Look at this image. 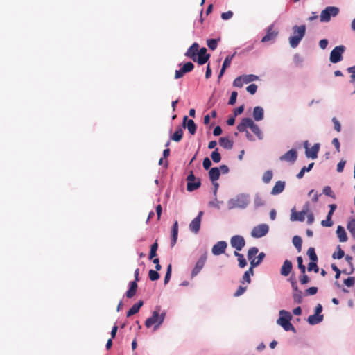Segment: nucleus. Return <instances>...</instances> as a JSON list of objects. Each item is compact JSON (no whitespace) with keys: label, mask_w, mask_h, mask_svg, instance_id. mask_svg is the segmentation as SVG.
Wrapping results in <instances>:
<instances>
[{"label":"nucleus","mask_w":355,"mask_h":355,"mask_svg":"<svg viewBox=\"0 0 355 355\" xmlns=\"http://www.w3.org/2000/svg\"><path fill=\"white\" fill-rule=\"evenodd\" d=\"M232 247L237 251H241L245 245V241L242 236L235 235L230 239Z\"/></svg>","instance_id":"obj_11"},{"label":"nucleus","mask_w":355,"mask_h":355,"mask_svg":"<svg viewBox=\"0 0 355 355\" xmlns=\"http://www.w3.org/2000/svg\"><path fill=\"white\" fill-rule=\"evenodd\" d=\"M197 55L198 57L196 56V62H197L200 65L205 64L210 58V54L207 53V49L205 47L198 50Z\"/></svg>","instance_id":"obj_15"},{"label":"nucleus","mask_w":355,"mask_h":355,"mask_svg":"<svg viewBox=\"0 0 355 355\" xmlns=\"http://www.w3.org/2000/svg\"><path fill=\"white\" fill-rule=\"evenodd\" d=\"M166 317V311L162 310L161 306H156L153 311L151 317L148 318L145 322V326L150 328L155 325V329L159 327L164 320Z\"/></svg>","instance_id":"obj_1"},{"label":"nucleus","mask_w":355,"mask_h":355,"mask_svg":"<svg viewBox=\"0 0 355 355\" xmlns=\"http://www.w3.org/2000/svg\"><path fill=\"white\" fill-rule=\"evenodd\" d=\"M346 161L344 159H341L339 163L337 164V171L338 173H341L343 171L344 167L345 166Z\"/></svg>","instance_id":"obj_61"},{"label":"nucleus","mask_w":355,"mask_h":355,"mask_svg":"<svg viewBox=\"0 0 355 355\" xmlns=\"http://www.w3.org/2000/svg\"><path fill=\"white\" fill-rule=\"evenodd\" d=\"M309 211V203L306 202V204L303 207V209L301 211H297L295 208L291 209V214L290 219L292 221H304L305 219V216L308 214Z\"/></svg>","instance_id":"obj_7"},{"label":"nucleus","mask_w":355,"mask_h":355,"mask_svg":"<svg viewBox=\"0 0 355 355\" xmlns=\"http://www.w3.org/2000/svg\"><path fill=\"white\" fill-rule=\"evenodd\" d=\"M220 169L217 167L211 168L209 172V177L212 182L218 180L220 178Z\"/></svg>","instance_id":"obj_30"},{"label":"nucleus","mask_w":355,"mask_h":355,"mask_svg":"<svg viewBox=\"0 0 355 355\" xmlns=\"http://www.w3.org/2000/svg\"><path fill=\"white\" fill-rule=\"evenodd\" d=\"M211 157L214 162L218 163L221 159V155L218 152V149L216 148L214 151H213L211 154Z\"/></svg>","instance_id":"obj_45"},{"label":"nucleus","mask_w":355,"mask_h":355,"mask_svg":"<svg viewBox=\"0 0 355 355\" xmlns=\"http://www.w3.org/2000/svg\"><path fill=\"white\" fill-rule=\"evenodd\" d=\"M183 126L187 128L191 135H194L196 132V125L192 119H188L187 116L183 118Z\"/></svg>","instance_id":"obj_20"},{"label":"nucleus","mask_w":355,"mask_h":355,"mask_svg":"<svg viewBox=\"0 0 355 355\" xmlns=\"http://www.w3.org/2000/svg\"><path fill=\"white\" fill-rule=\"evenodd\" d=\"M158 270H150L148 272L149 279L151 281H156L159 278V275L157 272Z\"/></svg>","instance_id":"obj_47"},{"label":"nucleus","mask_w":355,"mask_h":355,"mask_svg":"<svg viewBox=\"0 0 355 355\" xmlns=\"http://www.w3.org/2000/svg\"><path fill=\"white\" fill-rule=\"evenodd\" d=\"M320 149V144H315L311 148H308L306 146V155L307 157L312 159H316L318 157V153Z\"/></svg>","instance_id":"obj_21"},{"label":"nucleus","mask_w":355,"mask_h":355,"mask_svg":"<svg viewBox=\"0 0 355 355\" xmlns=\"http://www.w3.org/2000/svg\"><path fill=\"white\" fill-rule=\"evenodd\" d=\"M323 193L329 197H331L333 198H335L336 196L334 195V191H332L331 188L329 186H326L323 189Z\"/></svg>","instance_id":"obj_51"},{"label":"nucleus","mask_w":355,"mask_h":355,"mask_svg":"<svg viewBox=\"0 0 355 355\" xmlns=\"http://www.w3.org/2000/svg\"><path fill=\"white\" fill-rule=\"evenodd\" d=\"M293 35L289 37V43L292 48H296L305 35V25L294 26L293 27Z\"/></svg>","instance_id":"obj_3"},{"label":"nucleus","mask_w":355,"mask_h":355,"mask_svg":"<svg viewBox=\"0 0 355 355\" xmlns=\"http://www.w3.org/2000/svg\"><path fill=\"white\" fill-rule=\"evenodd\" d=\"M336 234L340 242H346L348 239L346 232L343 227L338 225L336 230Z\"/></svg>","instance_id":"obj_27"},{"label":"nucleus","mask_w":355,"mask_h":355,"mask_svg":"<svg viewBox=\"0 0 355 355\" xmlns=\"http://www.w3.org/2000/svg\"><path fill=\"white\" fill-rule=\"evenodd\" d=\"M293 266L292 263L289 260H285L282 268H281V275L283 276H288L291 272Z\"/></svg>","instance_id":"obj_22"},{"label":"nucleus","mask_w":355,"mask_h":355,"mask_svg":"<svg viewBox=\"0 0 355 355\" xmlns=\"http://www.w3.org/2000/svg\"><path fill=\"white\" fill-rule=\"evenodd\" d=\"M158 248V244L157 242L154 243L150 248V251L149 254V259H152L157 255V250Z\"/></svg>","instance_id":"obj_44"},{"label":"nucleus","mask_w":355,"mask_h":355,"mask_svg":"<svg viewBox=\"0 0 355 355\" xmlns=\"http://www.w3.org/2000/svg\"><path fill=\"white\" fill-rule=\"evenodd\" d=\"M279 315L277 323L286 331H292L293 332H295V327L290 322L292 318L291 313L286 311L281 310L279 311Z\"/></svg>","instance_id":"obj_4"},{"label":"nucleus","mask_w":355,"mask_h":355,"mask_svg":"<svg viewBox=\"0 0 355 355\" xmlns=\"http://www.w3.org/2000/svg\"><path fill=\"white\" fill-rule=\"evenodd\" d=\"M285 188V182L283 181H277L273 187L271 193L272 195H277L281 193Z\"/></svg>","instance_id":"obj_28"},{"label":"nucleus","mask_w":355,"mask_h":355,"mask_svg":"<svg viewBox=\"0 0 355 355\" xmlns=\"http://www.w3.org/2000/svg\"><path fill=\"white\" fill-rule=\"evenodd\" d=\"M194 68V65L192 62H188L183 64L182 67L176 70L175 73V78L179 79L182 78L186 73L191 71Z\"/></svg>","instance_id":"obj_13"},{"label":"nucleus","mask_w":355,"mask_h":355,"mask_svg":"<svg viewBox=\"0 0 355 355\" xmlns=\"http://www.w3.org/2000/svg\"><path fill=\"white\" fill-rule=\"evenodd\" d=\"M143 304L144 302L142 300H139L137 303L135 304L127 312V317H130L137 313Z\"/></svg>","instance_id":"obj_29"},{"label":"nucleus","mask_w":355,"mask_h":355,"mask_svg":"<svg viewBox=\"0 0 355 355\" xmlns=\"http://www.w3.org/2000/svg\"><path fill=\"white\" fill-rule=\"evenodd\" d=\"M331 143L335 146L336 151L339 153L340 151V144L338 139V138L333 139Z\"/></svg>","instance_id":"obj_64"},{"label":"nucleus","mask_w":355,"mask_h":355,"mask_svg":"<svg viewBox=\"0 0 355 355\" xmlns=\"http://www.w3.org/2000/svg\"><path fill=\"white\" fill-rule=\"evenodd\" d=\"M249 128L258 137L259 139H262L263 136L258 125L250 118H243L240 123L237 125V130L240 132H244L246 129Z\"/></svg>","instance_id":"obj_2"},{"label":"nucleus","mask_w":355,"mask_h":355,"mask_svg":"<svg viewBox=\"0 0 355 355\" xmlns=\"http://www.w3.org/2000/svg\"><path fill=\"white\" fill-rule=\"evenodd\" d=\"M278 35V31L275 28L273 25H270L268 29L266 35L261 39L262 42H268L275 40Z\"/></svg>","instance_id":"obj_14"},{"label":"nucleus","mask_w":355,"mask_h":355,"mask_svg":"<svg viewBox=\"0 0 355 355\" xmlns=\"http://www.w3.org/2000/svg\"><path fill=\"white\" fill-rule=\"evenodd\" d=\"M171 277V265L169 264L167 268V271L164 277V284H166Z\"/></svg>","instance_id":"obj_59"},{"label":"nucleus","mask_w":355,"mask_h":355,"mask_svg":"<svg viewBox=\"0 0 355 355\" xmlns=\"http://www.w3.org/2000/svg\"><path fill=\"white\" fill-rule=\"evenodd\" d=\"M334 223L331 220V218L327 216V218L326 220H322L321 222V225L323 226V227H331L333 225Z\"/></svg>","instance_id":"obj_53"},{"label":"nucleus","mask_w":355,"mask_h":355,"mask_svg":"<svg viewBox=\"0 0 355 355\" xmlns=\"http://www.w3.org/2000/svg\"><path fill=\"white\" fill-rule=\"evenodd\" d=\"M249 197L245 194H241L235 197L234 198L231 199L229 201L230 208H241L243 209L247 207L249 204Z\"/></svg>","instance_id":"obj_5"},{"label":"nucleus","mask_w":355,"mask_h":355,"mask_svg":"<svg viewBox=\"0 0 355 355\" xmlns=\"http://www.w3.org/2000/svg\"><path fill=\"white\" fill-rule=\"evenodd\" d=\"M339 13V8L336 6H328L322 10L320 19L321 22H329L331 17H336Z\"/></svg>","instance_id":"obj_6"},{"label":"nucleus","mask_w":355,"mask_h":355,"mask_svg":"<svg viewBox=\"0 0 355 355\" xmlns=\"http://www.w3.org/2000/svg\"><path fill=\"white\" fill-rule=\"evenodd\" d=\"M302 240L300 236H295L293 238V243L294 246L298 250V252L301 251Z\"/></svg>","instance_id":"obj_39"},{"label":"nucleus","mask_w":355,"mask_h":355,"mask_svg":"<svg viewBox=\"0 0 355 355\" xmlns=\"http://www.w3.org/2000/svg\"><path fill=\"white\" fill-rule=\"evenodd\" d=\"M347 228L351 233L352 236L355 239V218L348 222Z\"/></svg>","instance_id":"obj_40"},{"label":"nucleus","mask_w":355,"mask_h":355,"mask_svg":"<svg viewBox=\"0 0 355 355\" xmlns=\"http://www.w3.org/2000/svg\"><path fill=\"white\" fill-rule=\"evenodd\" d=\"M243 77L244 82L245 84L249 83L250 82L255 81L258 79V76H257L256 75H253V74L245 75V76H243Z\"/></svg>","instance_id":"obj_48"},{"label":"nucleus","mask_w":355,"mask_h":355,"mask_svg":"<svg viewBox=\"0 0 355 355\" xmlns=\"http://www.w3.org/2000/svg\"><path fill=\"white\" fill-rule=\"evenodd\" d=\"M318 292V288L313 286L310 287L309 288L306 289L304 292L306 295H314Z\"/></svg>","instance_id":"obj_57"},{"label":"nucleus","mask_w":355,"mask_h":355,"mask_svg":"<svg viewBox=\"0 0 355 355\" xmlns=\"http://www.w3.org/2000/svg\"><path fill=\"white\" fill-rule=\"evenodd\" d=\"M234 55H235V53H234V54H232L231 55H228L224 60V62H223V65H222L221 70H220V73L218 75V78L219 79L223 76L226 69L230 65L231 62H232Z\"/></svg>","instance_id":"obj_23"},{"label":"nucleus","mask_w":355,"mask_h":355,"mask_svg":"<svg viewBox=\"0 0 355 355\" xmlns=\"http://www.w3.org/2000/svg\"><path fill=\"white\" fill-rule=\"evenodd\" d=\"M247 289L246 286H240L237 291L234 293V297H239L241 295H243Z\"/></svg>","instance_id":"obj_58"},{"label":"nucleus","mask_w":355,"mask_h":355,"mask_svg":"<svg viewBox=\"0 0 355 355\" xmlns=\"http://www.w3.org/2000/svg\"><path fill=\"white\" fill-rule=\"evenodd\" d=\"M293 298L295 302L301 304L302 302V291L300 289L293 291Z\"/></svg>","instance_id":"obj_36"},{"label":"nucleus","mask_w":355,"mask_h":355,"mask_svg":"<svg viewBox=\"0 0 355 355\" xmlns=\"http://www.w3.org/2000/svg\"><path fill=\"white\" fill-rule=\"evenodd\" d=\"M137 287H138V285H137V283L136 282V281L130 282V288L125 293L126 297L128 298L133 297L136 294Z\"/></svg>","instance_id":"obj_25"},{"label":"nucleus","mask_w":355,"mask_h":355,"mask_svg":"<svg viewBox=\"0 0 355 355\" xmlns=\"http://www.w3.org/2000/svg\"><path fill=\"white\" fill-rule=\"evenodd\" d=\"M178 221H175L172 227L171 230V247H173L178 239Z\"/></svg>","instance_id":"obj_24"},{"label":"nucleus","mask_w":355,"mask_h":355,"mask_svg":"<svg viewBox=\"0 0 355 355\" xmlns=\"http://www.w3.org/2000/svg\"><path fill=\"white\" fill-rule=\"evenodd\" d=\"M269 230V227L266 224H261L255 226L251 232V236L254 238H261L264 236Z\"/></svg>","instance_id":"obj_10"},{"label":"nucleus","mask_w":355,"mask_h":355,"mask_svg":"<svg viewBox=\"0 0 355 355\" xmlns=\"http://www.w3.org/2000/svg\"><path fill=\"white\" fill-rule=\"evenodd\" d=\"M307 255L309 256V257L311 260V261H318V256L315 253L314 248L310 247L308 249Z\"/></svg>","instance_id":"obj_38"},{"label":"nucleus","mask_w":355,"mask_h":355,"mask_svg":"<svg viewBox=\"0 0 355 355\" xmlns=\"http://www.w3.org/2000/svg\"><path fill=\"white\" fill-rule=\"evenodd\" d=\"M237 96H238V93L236 91H233L231 94V96L230 98V100H229V102H228V104L229 105H233L235 104L236 101V98H237Z\"/></svg>","instance_id":"obj_54"},{"label":"nucleus","mask_w":355,"mask_h":355,"mask_svg":"<svg viewBox=\"0 0 355 355\" xmlns=\"http://www.w3.org/2000/svg\"><path fill=\"white\" fill-rule=\"evenodd\" d=\"M322 320H323V315L314 314V315H309L307 319V321L310 324L314 325V324H317L320 323V322L322 321Z\"/></svg>","instance_id":"obj_31"},{"label":"nucleus","mask_w":355,"mask_h":355,"mask_svg":"<svg viewBox=\"0 0 355 355\" xmlns=\"http://www.w3.org/2000/svg\"><path fill=\"white\" fill-rule=\"evenodd\" d=\"M187 189L188 191H193L194 190H196L201 185L200 179H196L193 171H191L189 175L187 176Z\"/></svg>","instance_id":"obj_9"},{"label":"nucleus","mask_w":355,"mask_h":355,"mask_svg":"<svg viewBox=\"0 0 355 355\" xmlns=\"http://www.w3.org/2000/svg\"><path fill=\"white\" fill-rule=\"evenodd\" d=\"M253 118L255 121H259L263 119L264 111L260 106H257L253 110Z\"/></svg>","instance_id":"obj_26"},{"label":"nucleus","mask_w":355,"mask_h":355,"mask_svg":"<svg viewBox=\"0 0 355 355\" xmlns=\"http://www.w3.org/2000/svg\"><path fill=\"white\" fill-rule=\"evenodd\" d=\"M206 259H207V257H206L205 254L202 255L199 258V259L198 260V261L196 262V263L195 265V267L193 268V270L191 272L192 277H193L196 275H197L199 273V272L202 269V268L205 266Z\"/></svg>","instance_id":"obj_19"},{"label":"nucleus","mask_w":355,"mask_h":355,"mask_svg":"<svg viewBox=\"0 0 355 355\" xmlns=\"http://www.w3.org/2000/svg\"><path fill=\"white\" fill-rule=\"evenodd\" d=\"M338 251L332 254L334 259H340L345 256L344 251L341 249L340 245L337 246Z\"/></svg>","instance_id":"obj_43"},{"label":"nucleus","mask_w":355,"mask_h":355,"mask_svg":"<svg viewBox=\"0 0 355 355\" xmlns=\"http://www.w3.org/2000/svg\"><path fill=\"white\" fill-rule=\"evenodd\" d=\"M332 122H333L334 125V129L337 132H340V130H341V125H340V123L338 121V120L336 117H333L332 118Z\"/></svg>","instance_id":"obj_60"},{"label":"nucleus","mask_w":355,"mask_h":355,"mask_svg":"<svg viewBox=\"0 0 355 355\" xmlns=\"http://www.w3.org/2000/svg\"><path fill=\"white\" fill-rule=\"evenodd\" d=\"M183 130L181 128H178L176 131L171 135V139L175 142H179L182 139Z\"/></svg>","instance_id":"obj_33"},{"label":"nucleus","mask_w":355,"mask_h":355,"mask_svg":"<svg viewBox=\"0 0 355 355\" xmlns=\"http://www.w3.org/2000/svg\"><path fill=\"white\" fill-rule=\"evenodd\" d=\"M199 50V45L198 43L194 42L184 53V55L191 58L193 62L196 61V56Z\"/></svg>","instance_id":"obj_18"},{"label":"nucleus","mask_w":355,"mask_h":355,"mask_svg":"<svg viewBox=\"0 0 355 355\" xmlns=\"http://www.w3.org/2000/svg\"><path fill=\"white\" fill-rule=\"evenodd\" d=\"M345 51V46L340 45L336 46L330 53L329 60L332 63H337L343 60V54Z\"/></svg>","instance_id":"obj_8"},{"label":"nucleus","mask_w":355,"mask_h":355,"mask_svg":"<svg viewBox=\"0 0 355 355\" xmlns=\"http://www.w3.org/2000/svg\"><path fill=\"white\" fill-rule=\"evenodd\" d=\"M234 255L238 257L239 266L240 268H244L245 266H246L247 261L243 254L235 251Z\"/></svg>","instance_id":"obj_37"},{"label":"nucleus","mask_w":355,"mask_h":355,"mask_svg":"<svg viewBox=\"0 0 355 355\" xmlns=\"http://www.w3.org/2000/svg\"><path fill=\"white\" fill-rule=\"evenodd\" d=\"M258 248L256 247H252L248 250V258L251 261L253 259H254L256 254L258 253Z\"/></svg>","instance_id":"obj_42"},{"label":"nucleus","mask_w":355,"mask_h":355,"mask_svg":"<svg viewBox=\"0 0 355 355\" xmlns=\"http://www.w3.org/2000/svg\"><path fill=\"white\" fill-rule=\"evenodd\" d=\"M272 178V172L271 171H266L263 175L262 180L265 183H268Z\"/></svg>","instance_id":"obj_49"},{"label":"nucleus","mask_w":355,"mask_h":355,"mask_svg":"<svg viewBox=\"0 0 355 355\" xmlns=\"http://www.w3.org/2000/svg\"><path fill=\"white\" fill-rule=\"evenodd\" d=\"M264 257H265V254L263 252L259 253L257 257H254V259L251 260L250 265H252V267H256V266H259L261 263V262L263 261Z\"/></svg>","instance_id":"obj_34"},{"label":"nucleus","mask_w":355,"mask_h":355,"mask_svg":"<svg viewBox=\"0 0 355 355\" xmlns=\"http://www.w3.org/2000/svg\"><path fill=\"white\" fill-rule=\"evenodd\" d=\"M344 284L348 287H352L355 284V278L353 277H349L344 280Z\"/></svg>","instance_id":"obj_56"},{"label":"nucleus","mask_w":355,"mask_h":355,"mask_svg":"<svg viewBox=\"0 0 355 355\" xmlns=\"http://www.w3.org/2000/svg\"><path fill=\"white\" fill-rule=\"evenodd\" d=\"M220 39H209L207 40V46L208 47L214 51L215 50L216 48H217V46H218V41H219Z\"/></svg>","instance_id":"obj_41"},{"label":"nucleus","mask_w":355,"mask_h":355,"mask_svg":"<svg viewBox=\"0 0 355 355\" xmlns=\"http://www.w3.org/2000/svg\"><path fill=\"white\" fill-rule=\"evenodd\" d=\"M219 144L225 149H232L233 147V141L227 137H220Z\"/></svg>","instance_id":"obj_32"},{"label":"nucleus","mask_w":355,"mask_h":355,"mask_svg":"<svg viewBox=\"0 0 355 355\" xmlns=\"http://www.w3.org/2000/svg\"><path fill=\"white\" fill-rule=\"evenodd\" d=\"M297 157V153L295 149H291L279 157L281 161L293 163Z\"/></svg>","instance_id":"obj_17"},{"label":"nucleus","mask_w":355,"mask_h":355,"mask_svg":"<svg viewBox=\"0 0 355 355\" xmlns=\"http://www.w3.org/2000/svg\"><path fill=\"white\" fill-rule=\"evenodd\" d=\"M297 264H298V268L300 270V272H302V274L305 273L306 272V267L303 264V259H302V257H298L297 258Z\"/></svg>","instance_id":"obj_50"},{"label":"nucleus","mask_w":355,"mask_h":355,"mask_svg":"<svg viewBox=\"0 0 355 355\" xmlns=\"http://www.w3.org/2000/svg\"><path fill=\"white\" fill-rule=\"evenodd\" d=\"M317 261H311L308 264V270L312 271L313 270L315 272H318L319 271V268L316 263Z\"/></svg>","instance_id":"obj_52"},{"label":"nucleus","mask_w":355,"mask_h":355,"mask_svg":"<svg viewBox=\"0 0 355 355\" xmlns=\"http://www.w3.org/2000/svg\"><path fill=\"white\" fill-rule=\"evenodd\" d=\"M247 92H248L250 94L253 95L256 93L257 90V85L256 84H250L249 86L246 87Z\"/></svg>","instance_id":"obj_55"},{"label":"nucleus","mask_w":355,"mask_h":355,"mask_svg":"<svg viewBox=\"0 0 355 355\" xmlns=\"http://www.w3.org/2000/svg\"><path fill=\"white\" fill-rule=\"evenodd\" d=\"M314 166V162H311V164H309L308 165V166H304L301 170L297 174V178L298 179H301L303 178L305 172H309L310 171L312 168Z\"/></svg>","instance_id":"obj_35"},{"label":"nucleus","mask_w":355,"mask_h":355,"mask_svg":"<svg viewBox=\"0 0 355 355\" xmlns=\"http://www.w3.org/2000/svg\"><path fill=\"white\" fill-rule=\"evenodd\" d=\"M204 214V212L202 211H200L198 216L190 223L189 224V230L197 234L200 228V224H201V219Z\"/></svg>","instance_id":"obj_12"},{"label":"nucleus","mask_w":355,"mask_h":355,"mask_svg":"<svg viewBox=\"0 0 355 355\" xmlns=\"http://www.w3.org/2000/svg\"><path fill=\"white\" fill-rule=\"evenodd\" d=\"M232 16H233V12L230 10L226 12H223L221 15V18L223 20H227V19H231L232 17Z\"/></svg>","instance_id":"obj_63"},{"label":"nucleus","mask_w":355,"mask_h":355,"mask_svg":"<svg viewBox=\"0 0 355 355\" xmlns=\"http://www.w3.org/2000/svg\"><path fill=\"white\" fill-rule=\"evenodd\" d=\"M227 244L224 241L217 242L211 249V252L214 255L218 256L225 253Z\"/></svg>","instance_id":"obj_16"},{"label":"nucleus","mask_w":355,"mask_h":355,"mask_svg":"<svg viewBox=\"0 0 355 355\" xmlns=\"http://www.w3.org/2000/svg\"><path fill=\"white\" fill-rule=\"evenodd\" d=\"M244 83L245 82L243 76L237 77L233 82L234 86L237 87H242Z\"/></svg>","instance_id":"obj_46"},{"label":"nucleus","mask_w":355,"mask_h":355,"mask_svg":"<svg viewBox=\"0 0 355 355\" xmlns=\"http://www.w3.org/2000/svg\"><path fill=\"white\" fill-rule=\"evenodd\" d=\"M203 167L205 170H208L211 166V162L208 157H205L202 162Z\"/></svg>","instance_id":"obj_62"}]
</instances>
